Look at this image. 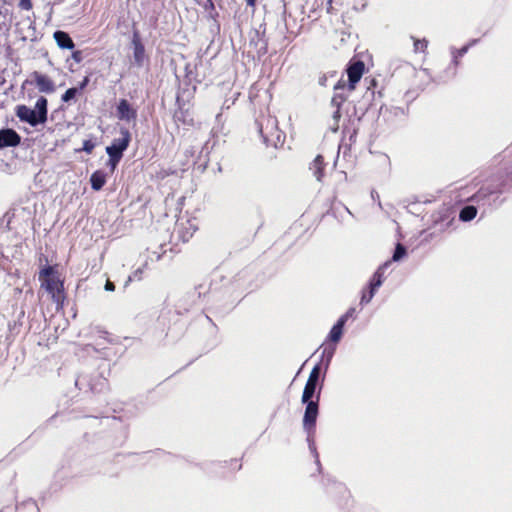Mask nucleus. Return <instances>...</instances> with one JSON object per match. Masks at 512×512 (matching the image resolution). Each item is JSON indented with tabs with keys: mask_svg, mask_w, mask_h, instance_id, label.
I'll use <instances>...</instances> for the list:
<instances>
[{
	"mask_svg": "<svg viewBox=\"0 0 512 512\" xmlns=\"http://www.w3.org/2000/svg\"><path fill=\"white\" fill-rule=\"evenodd\" d=\"M48 101L41 96L37 99L35 107L32 109L26 105H17L15 114L21 122L28 123L32 127L44 124L47 121Z\"/></svg>",
	"mask_w": 512,
	"mask_h": 512,
	"instance_id": "obj_1",
	"label": "nucleus"
},
{
	"mask_svg": "<svg viewBox=\"0 0 512 512\" xmlns=\"http://www.w3.org/2000/svg\"><path fill=\"white\" fill-rule=\"evenodd\" d=\"M259 133L267 146L277 148L284 142V134L278 128V121L274 116L262 115L256 121Z\"/></svg>",
	"mask_w": 512,
	"mask_h": 512,
	"instance_id": "obj_2",
	"label": "nucleus"
},
{
	"mask_svg": "<svg viewBox=\"0 0 512 512\" xmlns=\"http://www.w3.org/2000/svg\"><path fill=\"white\" fill-rule=\"evenodd\" d=\"M317 399H319V395L317 396ZM304 403L306 404V409L303 417V428L308 434L307 441L309 444V449L314 455L316 463L320 465L318 453L316 451V447L313 440L315 424L318 416V400Z\"/></svg>",
	"mask_w": 512,
	"mask_h": 512,
	"instance_id": "obj_3",
	"label": "nucleus"
},
{
	"mask_svg": "<svg viewBox=\"0 0 512 512\" xmlns=\"http://www.w3.org/2000/svg\"><path fill=\"white\" fill-rule=\"evenodd\" d=\"M130 132L127 129H121V137L115 138L110 146L106 147V153L109 156V165L112 170L115 169L123 156V152L130 143Z\"/></svg>",
	"mask_w": 512,
	"mask_h": 512,
	"instance_id": "obj_4",
	"label": "nucleus"
},
{
	"mask_svg": "<svg viewBox=\"0 0 512 512\" xmlns=\"http://www.w3.org/2000/svg\"><path fill=\"white\" fill-rule=\"evenodd\" d=\"M388 266H389V262H385L373 274V276H372V278H371V280H370V282L368 284L369 297H366V293L363 292L361 300H360V304L361 305L368 304L372 300V298L374 297V295L377 292L378 288L383 283L384 272H385V270L387 269Z\"/></svg>",
	"mask_w": 512,
	"mask_h": 512,
	"instance_id": "obj_5",
	"label": "nucleus"
},
{
	"mask_svg": "<svg viewBox=\"0 0 512 512\" xmlns=\"http://www.w3.org/2000/svg\"><path fill=\"white\" fill-rule=\"evenodd\" d=\"M32 83L36 85L39 92L52 94L56 91V85L54 81L47 75L42 74L38 71H34L31 74Z\"/></svg>",
	"mask_w": 512,
	"mask_h": 512,
	"instance_id": "obj_6",
	"label": "nucleus"
},
{
	"mask_svg": "<svg viewBox=\"0 0 512 512\" xmlns=\"http://www.w3.org/2000/svg\"><path fill=\"white\" fill-rule=\"evenodd\" d=\"M20 143L21 136L14 129H0V150L6 147H16Z\"/></svg>",
	"mask_w": 512,
	"mask_h": 512,
	"instance_id": "obj_7",
	"label": "nucleus"
},
{
	"mask_svg": "<svg viewBox=\"0 0 512 512\" xmlns=\"http://www.w3.org/2000/svg\"><path fill=\"white\" fill-rule=\"evenodd\" d=\"M364 63L362 61H356L351 63L347 68L348 75V88L349 90L355 89V84L361 79L364 72Z\"/></svg>",
	"mask_w": 512,
	"mask_h": 512,
	"instance_id": "obj_8",
	"label": "nucleus"
},
{
	"mask_svg": "<svg viewBox=\"0 0 512 512\" xmlns=\"http://www.w3.org/2000/svg\"><path fill=\"white\" fill-rule=\"evenodd\" d=\"M117 117L120 120L131 121L136 118V111L133 110L126 99H121L117 105Z\"/></svg>",
	"mask_w": 512,
	"mask_h": 512,
	"instance_id": "obj_9",
	"label": "nucleus"
},
{
	"mask_svg": "<svg viewBox=\"0 0 512 512\" xmlns=\"http://www.w3.org/2000/svg\"><path fill=\"white\" fill-rule=\"evenodd\" d=\"M41 287L51 294L53 299H56L62 290L63 284L58 277L54 276L42 281Z\"/></svg>",
	"mask_w": 512,
	"mask_h": 512,
	"instance_id": "obj_10",
	"label": "nucleus"
},
{
	"mask_svg": "<svg viewBox=\"0 0 512 512\" xmlns=\"http://www.w3.org/2000/svg\"><path fill=\"white\" fill-rule=\"evenodd\" d=\"M54 39L57 45L63 49H72L74 47V42L68 33L64 31H56L54 32Z\"/></svg>",
	"mask_w": 512,
	"mask_h": 512,
	"instance_id": "obj_11",
	"label": "nucleus"
},
{
	"mask_svg": "<svg viewBox=\"0 0 512 512\" xmlns=\"http://www.w3.org/2000/svg\"><path fill=\"white\" fill-rule=\"evenodd\" d=\"M91 187L95 191H99L106 183V174L102 170H97L90 177Z\"/></svg>",
	"mask_w": 512,
	"mask_h": 512,
	"instance_id": "obj_12",
	"label": "nucleus"
},
{
	"mask_svg": "<svg viewBox=\"0 0 512 512\" xmlns=\"http://www.w3.org/2000/svg\"><path fill=\"white\" fill-rule=\"evenodd\" d=\"M343 328H344L343 319H338L337 322L333 325V327L330 330V333L328 336L329 340L334 343H338L340 341V339L342 338Z\"/></svg>",
	"mask_w": 512,
	"mask_h": 512,
	"instance_id": "obj_13",
	"label": "nucleus"
},
{
	"mask_svg": "<svg viewBox=\"0 0 512 512\" xmlns=\"http://www.w3.org/2000/svg\"><path fill=\"white\" fill-rule=\"evenodd\" d=\"M477 215V208L473 205L465 206L459 213V219L463 222L473 220Z\"/></svg>",
	"mask_w": 512,
	"mask_h": 512,
	"instance_id": "obj_14",
	"label": "nucleus"
},
{
	"mask_svg": "<svg viewBox=\"0 0 512 512\" xmlns=\"http://www.w3.org/2000/svg\"><path fill=\"white\" fill-rule=\"evenodd\" d=\"M310 169L313 171V174L316 177V179L318 181H321L323 177V157L321 155H318L314 159Z\"/></svg>",
	"mask_w": 512,
	"mask_h": 512,
	"instance_id": "obj_15",
	"label": "nucleus"
},
{
	"mask_svg": "<svg viewBox=\"0 0 512 512\" xmlns=\"http://www.w3.org/2000/svg\"><path fill=\"white\" fill-rule=\"evenodd\" d=\"M477 42V40H472L468 45L463 46L462 48L456 50L452 49V62L455 66L459 64L458 58L463 57L469 50V48L474 45Z\"/></svg>",
	"mask_w": 512,
	"mask_h": 512,
	"instance_id": "obj_16",
	"label": "nucleus"
},
{
	"mask_svg": "<svg viewBox=\"0 0 512 512\" xmlns=\"http://www.w3.org/2000/svg\"><path fill=\"white\" fill-rule=\"evenodd\" d=\"M317 385L306 383L303 394H302V402L313 401L312 398L315 394Z\"/></svg>",
	"mask_w": 512,
	"mask_h": 512,
	"instance_id": "obj_17",
	"label": "nucleus"
},
{
	"mask_svg": "<svg viewBox=\"0 0 512 512\" xmlns=\"http://www.w3.org/2000/svg\"><path fill=\"white\" fill-rule=\"evenodd\" d=\"M334 352H335V347H326L323 349V352H322V361L325 365V370L328 369L329 365H330V362L333 358V355H334Z\"/></svg>",
	"mask_w": 512,
	"mask_h": 512,
	"instance_id": "obj_18",
	"label": "nucleus"
},
{
	"mask_svg": "<svg viewBox=\"0 0 512 512\" xmlns=\"http://www.w3.org/2000/svg\"><path fill=\"white\" fill-rule=\"evenodd\" d=\"M321 367L320 364H317L311 370L308 380L306 383L317 385L320 377Z\"/></svg>",
	"mask_w": 512,
	"mask_h": 512,
	"instance_id": "obj_19",
	"label": "nucleus"
},
{
	"mask_svg": "<svg viewBox=\"0 0 512 512\" xmlns=\"http://www.w3.org/2000/svg\"><path fill=\"white\" fill-rule=\"evenodd\" d=\"M55 273L56 271L53 266H46L39 272V281L42 282L48 278L54 277Z\"/></svg>",
	"mask_w": 512,
	"mask_h": 512,
	"instance_id": "obj_20",
	"label": "nucleus"
},
{
	"mask_svg": "<svg viewBox=\"0 0 512 512\" xmlns=\"http://www.w3.org/2000/svg\"><path fill=\"white\" fill-rule=\"evenodd\" d=\"M143 58H144V47L140 43L135 42V47H134L135 62L138 65H142Z\"/></svg>",
	"mask_w": 512,
	"mask_h": 512,
	"instance_id": "obj_21",
	"label": "nucleus"
},
{
	"mask_svg": "<svg viewBox=\"0 0 512 512\" xmlns=\"http://www.w3.org/2000/svg\"><path fill=\"white\" fill-rule=\"evenodd\" d=\"M407 253V250L405 248L404 245H402L401 243H398L395 247V250H394V253H393V256H392V261H400Z\"/></svg>",
	"mask_w": 512,
	"mask_h": 512,
	"instance_id": "obj_22",
	"label": "nucleus"
},
{
	"mask_svg": "<svg viewBox=\"0 0 512 512\" xmlns=\"http://www.w3.org/2000/svg\"><path fill=\"white\" fill-rule=\"evenodd\" d=\"M79 92V89L76 87H72L66 90V92L62 95L61 99L63 102H69L72 99L75 98L77 93Z\"/></svg>",
	"mask_w": 512,
	"mask_h": 512,
	"instance_id": "obj_23",
	"label": "nucleus"
},
{
	"mask_svg": "<svg viewBox=\"0 0 512 512\" xmlns=\"http://www.w3.org/2000/svg\"><path fill=\"white\" fill-rule=\"evenodd\" d=\"M345 97L341 95L340 93H335L331 100V105L336 108H340L342 103L345 101Z\"/></svg>",
	"mask_w": 512,
	"mask_h": 512,
	"instance_id": "obj_24",
	"label": "nucleus"
},
{
	"mask_svg": "<svg viewBox=\"0 0 512 512\" xmlns=\"http://www.w3.org/2000/svg\"><path fill=\"white\" fill-rule=\"evenodd\" d=\"M426 48H427V41L425 39H422V40L415 39L414 40V51L415 52H420V51L423 52Z\"/></svg>",
	"mask_w": 512,
	"mask_h": 512,
	"instance_id": "obj_25",
	"label": "nucleus"
},
{
	"mask_svg": "<svg viewBox=\"0 0 512 512\" xmlns=\"http://www.w3.org/2000/svg\"><path fill=\"white\" fill-rule=\"evenodd\" d=\"M94 148H95V143L92 142L91 140H85L83 142L82 150L85 151L86 153H88V154L92 153Z\"/></svg>",
	"mask_w": 512,
	"mask_h": 512,
	"instance_id": "obj_26",
	"label": "nucleus"
},
{
	"mask_svg": "<svg viewBox=\"0 0 512 512\" xmlns=\"http://www.w3.org/2000/svg\"><path fill=\"white\" fill-rule=\"evenodd\" d=\"M355 313V308H349L347 310V312L342 315L339 319H343V324L345 325L347 320L353 316V314Z\"/></svg>",
	"mask_w": 512,
	"mask_h": 512,
	"instance_id": "obj_27",
	"label": "nucleus"
},
{
	"mask_svg": "<svg viewBox=\"0 0 512 512\" xmlns=\"http://www.w3.org/2000/svg\"><path fill=\"white\" fill-rule=\"evenodd\" d=\"M19 6L24 10H30L32 8L31 0H20Z\"/></svg>",
	"mask_w": 512,
	"mask_h": 512,
	"instance_id": "obj_28",
	"label": "nucleus"
},
{
	"mask_svg": "<svg viewBox=\"0 0 512 512\" xmlns=\"http://www.w3.org/2000/svg\"><path fill=\"white\" fill-rule=\"evenodd\" d=\"M105 290L106 291H114L115 290V285L113 282L107 280L106 283H105Z\"/></svg>",
	"mask_w": 512,
	"mask_h": 512,
	"instance_id": "obj_29",
	"label": "nucleus"
},
{
	"mask_svg": "<svg viewBox=\"0 0 512 512\" xmlns=\"http://www.w3.org/2000/svg\"><path fill=\"white\" fill-rule=\"evenodd\" d=\"M73 59L77 62H80L82 60V57H81V52L80 51H75L72 55Z\"/></svg>",
	"mask_w": 512,
	"mask_h": 512,
	"instance_id": "obj_30",
	"label": "nucleus"
},
{
	"mask_svg": "<svg viewBox=\"0 0 512 512\" xmlns=\"http://www.w3.org/2000/svg\"><path fill=\"white\" fill-rule=\"evenodd\" d=\"M345 81H338L337 84L334 86V89L337 91V90H340V89H343L345 87Z\"/></svg>",
	"mask_w": 512,
	"mask_h": 512,
	"instance_id": "obj_31",
	"label": "nucleus"
},
{
	"mask_svg": "<svg viewBox=\"0 0 512 512\" xmlns=\"http://www.w3.org/2000/svg\"><path fill=\"white\" fill-rule=\"evenodd\" d=\"M341 117L340 108H336V110L333 112V119L335 121H338Z\"/></svg>",
	"mask_w": 512,
	"mask_h": 512,
	"instance_id": "obj_32",
	"label": "nucleus"
},
{
	"mask_svg": "<svg viewBox=\"0 0 512 512\" xmlns=\"http://www.w3.org/2000/svg\"><path fill=\"white\" fill-rule=\"evenodd\" d=\"M88 82H89L88 77H85V78L83 79V81L80 83V86H79V88H78V89H79V90L84 89V88L87 86Z\"/></svg>",
	"mask_w": 512,
	"mask_h": 512,
	"instance_id": "obj_33",
	"label": "nucleus"
},
{
	"mask_svg": "<svg viewBox=\"0 0 512 512\" xmlns=\"http://www.w3.org/2000/svg\"><path fill=\"white\" fill-rule=\"evenodd\" d=\"M34 508H37V507H36V504H35L33 501H29V502L27 503V509H28V510H32V509H34Z\"/></svg>",
	"mask_w": 512,
	"mask_h": 512,
	"instance_id": "obj_34",
	"label": "nucleus"
},
{
	"mask_svg": "<svg viewBox=\"0 0 512 512\" xmlns=\"http://www.w3.org/2000/svg\"><path fill=\"white\" fill-rule=\"evenodd\" d=\"M245 1H246L247 5L251 6V7L255 6V4H256V0H245Z\"/></svg>",
	"mask_w": 512,
	"mask_h": 512,
	"instance_id": "obj_35",
	"label": "nucleus"
},
{
	"mask_svg": "<svg viewBox=\"0 0 512 512\" xmlns=\"http://www.w3.org/2000/svg\"><path fill=\"white\" fill-rule=\"evenodd\" d=\"M324 82H325V77L320 78L319 83H320L321 85H324Z\"/></svg>",
	"mask_w": 512,
	"mask_h": 512,
	"instance_id": "obj_36",
	"label": "nucleus"
},
{
	"mask_svg": "<svg viewBox=\"0 0 512 512\" xmlns=\"http://www.w3.org/2000/svg\"><path fill=\"white\" fill-rule=\"evenodd\" d=\"M481 196V192H479L477 195H475V198H479Z\"/></svg>",
	"mask_w": 512,
	"mask_h": 512,
	"instance_id": "obj_37",
	"label": "nucleus"
},
{
	"mask_svg": "<svg viewBox=\"0 0 512 512\" xmlns=\"http://www.w3.org/2000/svg\"><path fill=\"white\" fill-rule=\"evenodd\" d=\"M364 292L366 293V297H369V291L368 292L364 291Z\"/></svg>",
	"mask_w": 512,
	"mask_h": 512,
	"instance_id": "obj_38",
	"label": "nucleus"
}]
</instances>
